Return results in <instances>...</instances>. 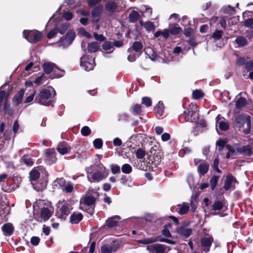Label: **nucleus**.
Returning a JSON list of instances; mask_svg holds the SVG:
<instances>
[{
    "label": "nucleus",
    "mask_w": 253,
    "mask_h": 253,
    "mask_svg": "<svg viewBox=\"0 0 253 253\" xmlns=\"http://www.w3.org/2000/svg\"><path fill=\"white\" fill-rule=\"evenodd\" d=\"M1 229L4 235L10 236L13 233L14 228L11 223H7L2 225Z\"/></svg>",
    "instance_id": "nucleus-19"
},
{
    "label": "nucleus",
    "mask_w": 253,
    "mask_h": 253,
    "mask_svg": "<svg viewBox=\"0 0 253 253\" xmlns=\"http://www.w3.org/2000/svg\"><path fill=\"white\" fill-rule=\"evenodd\" d=\"M55 95V89L52 87L48 86L47 88L42 89L40 91L39 96L36 97L35 101L45 106L50 105L53 106V102L48 99L54 97Z\"/></svg>",
    "instance_id": "nucleus-2"
},
{
    "label": "nucleus",
    "mask_w": 253,
    "mask_h": 253,
    "mask_svg": "<svg viewBox=\"0 0 253 253\" xmlns=\"http://www.w3.org/2000/svg\"><path fill=\"white\" fill-rule=\"evenodd\" d=\"M176 232L180 236L187 238L191 235L192 230L187 227L185 225H181L176 228Z\"/></svg>",
    "instance_id": "nucleus-14"
},
{
    "label": "nucleus",
    "mask_w": 253,
    "mask_h": 253,
    "mask_svg": "<svg viewBox=\"0 0 253 253\" xmlns=\"http://www.w3.org/2000/svg\"><path fill=\"white\" fill-rule=\"evenodd\" d=\"M120 219H121V217L119 215H115L109 218L106 221V225L109 227H114L117 225V220Z\"/></svg>",
    "instance_id": "nucleus-26"
},
{
    "label": "nucleus",
    "mask_w": 253,
    "mask_h": 253,
    "mask_svg": "<svg viewBox=\"0 0 253 253\" xmlns=\"http://www.w3.org/2000/svg\"><path fill=\"white\" fill-rule=\"evenodd\" d=\"M83 219V215L81 213H73L70 216V222L72 224H77Z\"/></svg>",
    "instance_id": "nucleus-31"
},
{
    "label": "nucleus",
    "mask_w": 253,
    "mask_h": 253,
    "mask_svg": "<svg viewBox=\"0 0 253 253\" xmlns=\"http://www.w3.org/2000/svg\"><path fill=\"white\" fill-rule=\"evenodd\" d=\"M111 172L113 174H115L121 172L120 168L117 165H113L111 167Z\"/></svg>",
    "instance_id": "nucleus-62"
},
{
    "label": "nucleus",
    "mask_w": 253,
    "mask_h": 253,
    "mask_svg": "<svg viewBox=\"0 0 253 253\" xmlns=\"http://www.w3.org/2000/svg\"><path fill=\"white\" fill-rule=\"evenodd\" d=\"M71 149V148L70 146L65 141L59 143L57 147V151L62 155H64L69 153L70 152Z\"/></svg>",
    "instance_id": "nucleus-15"
},
{
    "label": "nucleus",
    "mask_w": 253,
    "mask_h": 253,
    "mask_svg": "<svg viewBox=\"0 0 253 253\" xmlns=\"http://www.w3.org/2000/svg\"><path fill=\"white\" fill-rule=\"evenodd\" d=\"M99 45L97 42H92L88 44L87 49L90 52H95L98 49Z\"/></svg>",
    "instance_id": "nucleus-41"
},
{
    "label": "nucleus",
    "mask_w": 253,
    "mask_h": 253,
    "mask_svg": "<svg viewBox=\"0 0 253 253\" xmlns=\"http://www.w3.org/2000/svg\"><path fill=\"white\" fill-rule=\"evenodd\" d=\"M53 211L47 207H43L41 211V217L44 220H47L52 215Z\"/></svg>",
    "instance_id": "nucleus-20"
},
{
    "label": "nucleus",
    "mask_w": 253,
    "mask_h": 253,
    "mask_svg": "<svg viewBox=\"0 0 253 253\" xmlns=\"http://www.w3.org/2000/svg\"><path fill=\"white\" fill-rule=\"evenodd\" d=\"M53 26L54 27V29L53 30H51L50 31H49V33L47 34V37L48 39H51V38H53L56 35V34L58 32V30H57L58 25H53Z\"/></svg>",
    "instance_id": "nucleus-51"
},
{
    "label": "nucleus",
    "mask_w": 253,
    "mask_h": 253,
    "mask_svg": "<svg viewBox=\"0 0 253 253\" xmlns=\"http://www.w3.org/2000/svg\"><path fill=\"white\" fill-rule=\"evenodd\" d=\"M234 43L237 45V47H241L247 45L248 41L246 38L243 36H238L235 39Z\"/></svg>",
    "instance_id": "nucleus-25"
},
{
    "label": "nucleus",
    "mask_w": 253,
    "mask_h": 253,
    "mask_svg": "<svg viewBox=\"0 0 253 253\" xmlns=\"http://www.w3.org/2000/svg\"><path fill=\"white\" fill-rule=\"evenodd\" d=\"M125 7V4L122 0H108L105 5V8L109 12H114L118 8Z\"/></svg>",
    "instance_id": "nucleus-9"
},
{
    "label": "nucleus",
    "mask_w": 253,
    "mask_h": 253,
    "mask_svg": "<svg viewBox=\"0 0 253 253\" xmlns=\"http://www.w3.org/2000/svg\"><path fill=\"white\" fill-rule=\"evenodd\" d=\"M91 132V129L87 126L83 127L81 130L82 134L84 136H88L90 134Z\"/></svg>",
    "instance_id": "nucleus-54"
},
{
    "label": "nucleus",
    "mask_w": 253,
    "mask_h": 253,
    "mask_svg": "<svg viewBox=\"0 0 253 253\" xmlns=\"http://www.w3.org/2000/svg\"><path fill=\"white\" fill-rule=\"evenodd\" d=\"M23 35L31 43H36L39 42L42 37V33L37 30H24Z\"/></svg>",
    "instance_id": "nucleus-6"
},
{
    "label": "nucleus",
    "mask_w": 253,
    "mask_h": 253,
    "mask_svg": "<svg viewBox=\"0 0 253 253\" xmlns=\"http://www.w3.org/2000/svg\"><path fill=\"white\" fill-rule=\"evenodd\" d=\"M54 22V25H58V28L57 30L58 32L60 33L61 35H63L65 33V32L67 31L69 27V23L67 22H64V23H61L60 22L57 21H54V19L52 17H51L48 22L47 23L46 25V27H48L50 26V25L52 23V22Z\"/></svg>",
    "instance_id": "nucleus-10"
},
{
    "label": "nucleus",
    "mask_w": 253,
    "mask_h": 253,
    "mask_svg": "<svg viewBox=\"0 0 253 253\" xmlns=\"http://www.w3.org/2000/svg\"><path fill=\"white\" fill-rule=\"evenodd\" d=\"M246 125V128L243 130L245 134H248L251 131V120L249 116L239 115L237 116L234 121L235 126L239 128H241L244 125Z\"/></svg>",
    "instance_id": "nucleus-3"
},
{
    "label": "nucleus",
    "mask_w": 253,
    "mask_h": 253,
    "mask_svg": "<svg viewBox=\"0 0 253 253\" xmlns=\"http://www.w3.org/2000/svg\"><path fill=\"white\" fill-rule=\"evenodd\" d=\"M67 183L65 180L63 178H57L54 181V185L57 186L59 185V187L61 189L64 185Z\"/></svg>",
    "instance_id": "nucleus-50"
},
{
    "label": "nucleus",
    "mask_w": 253,
    "mask_h": 253,
    "mask_svg": "<svg viewBox=\"0 0 253 253\" xmlns=\"http://www.w3.org/2000/svg\"><path fill=\"white\" fill-rule=\"evenodd\" d=\"M102 48L104 50L109 51L107 53H110L114 51L113 42L110 41H105L102 44Z\"/></svg>",
    "instance_id": "nucleus-35"
},
{
    "label": "nucleus",
    "mask_w": 253,
    "mask_h": 253,
    "mask_svg": "<svg viewBox=\"0 0 253 253\" xmlns=\"http://www.w3.org/2000/svg\"><path fill=\"white\" fill-rule=\"evenodd\" d=\"M160 36H162L165 39H168L169 36V30L165 29L163 31H158L154 34V36L156 38H158Z\"/></svg>",
    "instance_id": "nucleus-38"
},
{
    "label": "nucleus",
    "mask_w": 253,
    "mask_h": 253,
    "mask_svg": "<svg viewBox=\"0 0 253 253\" xmlns=\"http://www.w3.org/2000/svg\"><path fill=\"white\" fill-rule=\"evenodd\" d=\"M94 147L96 149H100L102 147L103 141L101 138H96L93 142Z\"/></svg>",
    "instance_id": "nucleus-52"
},
{
    "label": "nucleus",
    "mask_w": 253,
    "mask_h": 253,
    "mask_svg": "<svg viewBox=\"0 0 253 253\" xmlns=\"http://www.w3.org/2000/svg\"><path fill=\"white\" fill-rule=\"evenodd\" d=\"M226 143L225 139H220L216 142V145L218 146V150L221 151L224 148Z\"/></svg>",
    "instance_id": "nucleus-56"
},
{
    "label": "nucleus",
    "mask_w": 253,
    "mask_h": 253,
    "mask_svg": "<svg viewBox=\"0 0 253 253\" xmlns=\"http://www.w3.org/2000/svg\"><path fill=\"white\" fill-rule=\"evenodd\" d=\"M167 239L166 238L162 237L148 238L142 240H138V242L140 244L147 245L158 241L166 243Z\"/></svg>",
    "instance_id": "nucleus-17"
},
{
    "label": "nucleus",
    "mask_w": 253,
    "mask_h": 253,
    "mask_svg": "<svg viewBox=\"0 0 253 253\" xmlns=\"http://www.w3.org/2000/svg\"><path fill=\"white\" fill-rule=\"evenodd\" d=\"M6 204L3 201L2 197L0 195V224L2 222L4 215L3 210L5 208Z\"/></svg>",
    "instance_id": "nucleus-39"
},
{
    "label": "nucleus",
    "mask_w": 253,
    "mask_h": 253,
    "mask_svg": "<svg viewBox=\"0 0 253 253\" xmlns=\"http://www.w3.org/2000/svg\"><path fill=\"white\" fill-rule=\"evenodd\" d=\"M246 104V100L245 98L240 97L236 102V106L237 108H241Z\"/></svg>",
    "instance_id": "nucleus-45"
},
{
    "label": "nucleus",
    "mask_w": 253,
    "mask_h": 253,
    "mask_svg": "<svg viewBox=\"0 0 253 253\" xmlns=\"http://www.w3.org/2000/svg\"><path fill=\"white\" fill-rule=\"evenodd\" d=\"M237 182L236 178L231 174H228L224 184V189L227 191L230 189H234V183Z\"/></svg>",
    "instance_id": "nucleus-13"
},
{
    "label": "nucleus",
    "mask_w": 253,
    "mask_h": 253,
    "mask_svg": "<svg viewBox=\"0 0 253 253\" xmlns=\"http://www.w3.org/2000/svg\"><path fill=\"white\" fill-rule=\"evenodd\" d=\"M21 162L27 166H32L34 164L33 160L29 155H24L21 158Z\"/></svg>",
    "instance_id": "nucleus-43"
},
{
    "label": "nucleus",
    "mask_w": 253,
    "mask_h": 253,
    "mask_svg": "<svg viewBox=\"0 0 253 253\" xmlns=\"http://www.w3.org/2000/svg\"><path fill=\"white\" fill-rule=\"evenodd\" d=\"M139 10L143 14H145L146 16L149 17L152 15V10L151 7L147 5H142Z\"/></svg>",
    "instance_id": "nucleus-37"
},
{
    "label": "nucleus",
    "mask_w": 253,
    "mask_h": 253,
    "mask_svg": "<svg viewBox=\"0 0 253 253\" xmlns=\"http://www.w3.org/2000/svg\"><path fill=\"white\" fill-rule=\"evenodd\" d=\"M73 189L74 185L69 181L67 182L64 186L61 188V190L67 194L72 193L73 191Z\"/></svg>",
    "instance_id": "nucleus-36"
},
{
    "label": "nucleus",
    "mask_w": 253,
    "mask_h": 253,
    "mask_svg": "<svg viewBox=\"0 0 253 253\" xmlns=\"http://www.w3.org/2000/svg\"><path fill=\"white\" fill-rule=\"evenodd\" d=\"M24 94V90L23 89H20L14 96L13 99V103L16 105L19 104L22 101Z\"/></svg>",
    "instance_id": "nucleus-29"
},
{
    "label": "nucleus",
    "mask_w": 253,
    "mask_h": 253,
    "mask_svg": "<svg viewBox=\"0 0 253 253\" xmlns=\"http://www.w3.org/2000/svg\"><path fill=\"white\" fill-rule=\"evenodd\" d=\"M237 151L244 155L250 156L252 154V150L250 146L246 145L237 148Z\"/></svg>",
    "instance_id": "nucleus-21"
},
{
    "label": "nucleus",
    "mask_w": 253,
    "mask_h": 253,
    "mask_svg": "<svg viewBox=\"0 0 253 253\" xmlns=\"http://www.w3.org/2000/svg\"><path fill=\"white\" fill-rule=\"evenodd\" d=\"M40 177V173L37 170H33L30 173V177L31 180L35 181Z\"/></svg>",
    "instance_id": "nucleus-46"
},
{
    "label": "nucleus",
    "mask_w": 253,
    "mask_h": 253,
    "mask_svg": "<svg viewBox=\"0 0 253 253\" xmlns=\"http://www.w3.org/2000/svg\"><path fill=\"white\" fill-rule=\"evenodd\" d=\"M213 241V238L211 236L204 237L201 239V246L203 251L207 253L210 250L211 244Z\"/></svg>",
    "instance_id": "nucleus-11"
},
{
    "label": "nucleus",
    "mask_w": 253,
    "mask_h": 253,
    "mask_svg": "<svg viewBox=\"0 0 253 253\" xmlns=\"http://www.w3.org/2000/svg\"><path fill=\"white\" fill-rule=\"evenodd\" d=\"M221 11L224 13L230 15H233L235 13L234 8L230 5L223 6L221 9Z\"/></svg>",
    "instance_id": "nucleus-42"
},
{
    "label": "nucleus",
    "mask_w": 253,
    "mask_h": 253,
    "mask_svg": "<svg viewBox=\"0 0 253 253\" xmlns=\"http://www.w3.org/2000/svg\"><path fill=\"white\" fill-rule=\"evenodd\" d=\"M209 166L205 162L201 163L198 167V170L200 174L204 175L207 173Z\"/></svg>",
    "instance_id": "nucleus-30"
},
{
    "label": "nucleus",
    "mask_w": 253,
    "mask_h": 253,
    "mask_svg": "<svg viewBox=\"0 0 253 253\" xmlns=\"http://www.w3.org/2000/svg\"><path fill=\"white\" fill-rule=\"evenodd\" d=\"M102 11V7L98 6L95 7L91 12V15L93 18V20L97 22Z\"/></svg>",
    "instance_id": "nucleus-24"
},
{
    "label": "nucleus",
    "mask_w": 253,
    "mask_h": 253,
    "mask_svg": "<svg viewBox=\"0 0 253 253\" xmlns=\"http://www.w3.org/2000/svg\"><path fill=\"white\" fill-rule=\"evenodd\" d=\"M87 178L90 182H98L105 179L108 174V170L101 163L91 165L85 168Z\"/></svg>",
    "instance_id": "nucleus-1"
},
{
    "label": "nucleus",
    "mask_w": 253,
    "mask_h": 253,
    "mask_svg": "<svg viewBox=\"0 0 253 253\" xmlns=\"http://www.w3.org/2000/svg\"><path fill=\"white\" fill-rule=\"evenodd\" d=\"M244 25L247 27L252 28L253 27V19L248 18L244 21Z\"/></svg>",
    "instance_id": "nucleus-64"
},
{
    "label": "nucleus",
    "mask_w": 253,
    "mask_h": 253,
    "mask_svg": "<svg viewBox=\"0 0 253 253\" xmlns=\"http://www.w3.org/2000/svg\"><path fill=\"white\" fill-rule=\"evenodd\" d=\"M5 124L2 123L0 125V142L4 143V141L6 140L8 136L4 131Z\"/></svg>",
    "instance_id": "nucleus-34"
},
{
    "label": "nucleus",
    "mask_w": 253,
    "mask_h": 253,
    "mask_svg": "<svg viewBox=\"0 0 253 253\" xmlns=\"http://www.w3.org/2000/svg\"><path fill=\"white\" fill-rule=\"evenodd\" d=\"M222 32L219 30H215L212 35V38L217 40L222 37Z\"/></svg>",
    "instance_id": "nucleus-59"
},
{
    "label": "nucleus",
    "mask_w": 253,
    "mask_h": 253,
    "mask_svg": "<svg viewBox=\"0 0 253 253\" xmlns=\"http://www.w3.org/2000/svg\"><path fill=\"white\" fill-rule=\"evenodd\" d=\"M139 17V13L137 11L133 10L129 14L128 19L130 22L134 23L137 21Z\"/></svg>",
    "instance_id": "nucleus-40"
},
{
    "label": "nucleus",
    "mask_w": 253,
    "mask_h": 253,
    "mask_svg": "<svg viewBox=\"0 0 253 253\" xmlns=\"http://www.w3.org/2000/svg\"><path fill=\"white\" fill-rule=\"evenodd\" d=\"M100 0H79L77 3V6L84 5V3L87 1L88 5L89 7H93L97 4Z\"/></svg>",
    "instance_id": "nucleus-33"
},
{
    "label": "nucleus",
    "mask_w": 253,
    "mask_h": 253,
    "mask_svg": "<svg viewBox=\"0 0 253 253\" xmlns=\"http://www.w3.org/2000/svg\"><path fill=\"white\" fill-rule=\"evenodd\" d=\"M44 71L46 74H49L52 71L56 72V69H58L56 65L51 62H45L42 65Z\"/></svg>",
    "instance_id": "nucleus-18"
},
{
    "label": "nucleus",
    "mask_w": 253,
    "mask_h": 253,
    "mask_svg": "<svg viewBox=\"0 0 253 253\" xmlns=\"http://www.w3.org/2000/svg\"><path fill=\"white\" fill-rule=\"evenodd\" d=\"M119 248V244H115L114 245H111L109 244L104 245L101 247V253H112L113 252H116Z\"/></svg>",
    "instance_id": "nucleus-16"
},
{
    "label": "nucleus",
    "mask_w": 253,
    "mask_h": 253,
    "mask_svg": "<svg viewBox=\"0 0 253 253\" xmlns=\"http://www.w3.org/2000/svg\"><path fill=\"white\" fill-rule=\"evenodd\" d=\"M75 37V33L73 31H69L67 33L65 36L61 38L57 42L58 46L63 48L68 47L73 42Z\"/></svg>",
    "instance_id": "nucleus-7"
},
{
    "label": "nucleus",
    "mask_w": 253,
    "mask_h": 253,
    "mask_svg": "<svg viewBox=\"0 0 253 253\" xmlns=\"http://www.w3.org/2000/svg\"><path fill=\"white\" fill-rule=\"evenodd\" d=\"M72 209V208L71 207V206L69 204L65 203L62 205L61 207L59 209V211L61 212V216L63 217L68 215Z\"/></svg>",
    "instance_id": "nucleus-27"
},
{
    "label": "nucleus",
    "mask_w": 253,
    "mask_h": 253,
    "mask_svg": "<svg viewBox=\"0 0 253 253\" xmlns=\"http://www.w3.org/2000/svg\"><path fill=\"white\" fill-rule=\"evenodd\" d=\"M144 27L146 29V30L148 31H151L154 30V27L153 24L151 22H146L144 24Z\"/></svg>",
    "instance_id": "nucleus-63"
},
{
    "label": "nucleus",
    "mask_w": 253,
    "mask_h": 253,
    "mask_svg": "<svg viewBox=\"0 0 253 253\" xmlns=\"http://www.w3.org/2000/svg\"><path fill=\"white\" fill-rule=\"evenodd\" d=\"M145 152L141 149H138L135 153L136 157L137 159H142L145 156Z\"/></svg>",
    "instance_id": "nucleus-61"
},
{
    "label": "nucleus",
    "mask_w": 253,
    "mask_h": 253,
    "mask_svg": "<svg viewBox=\"0 0 253 253\" xmlns=\"http://www.w3.org/2000/svg\"><path fill=\"white\" fill-rule=\"evenodd\" d=\"M141 103L144 105L146 107H149L152 106V100L150 97H143L142 98Z\"/></svg>",
    "instance_id": "nucleus-48"
},
{
    "label": "nucleus",
    "mask_w": 253,
    "mask_h": 253,
    "mask_svg": "<svg viewBox=\"0 0 253 253\" xmlns=\"http://www.w3.org/2000/svg\"><path fill=\"white\" fill-rule=\"evenodd\" d=\"M122 171L124 173L129 174L132 171V167L130 165L125 164L122 167Z\"/></svg>",
    "instance_id": "nucleus-47"
},
{
    "label": "nucleus",
    "mask_w": 253,
    "mask_h": 253,
    "mask_svg": "<svg viewBox=\"0 0 253 253\" xmlns=\"http://www.w3.org/2000/svg\"><path fill=\"white\" fill-rule=\"evenodd\" d=\"M181 29L180 27H173L169 30V34L171 35H176L178 34L181 31Z\"/></svg>",
    "instance_id": "nucleus-60"
},
{
    "label": "nucleus",
    "mask_w": 253,
    "mask_h": 253,
    "mask_svg": "<svg viewBox=\"0 0 253 253\" xmlns=\"http://www.w3.org/2000/svg\"><path fill=\"white\" fill-rule=\"evenodd\" d=\"M81 66L86 71L92 70L95 66L94 58L84 55L81 58Z\"/></svg>",
    "instance_id": "nucleus-8"
},
{
    "label": "nucleus",
    "mask_w": 253,
    "mask_h": 253,
    "mask_svg": "<svg viewBox=\"0 0 253 253\" xmlns=\"http://www.w3.org/2000/svg\"><path fill=\"white\" fill-rule=\"evenodd\" d=\"M185 119L189 122H195L199 119V110L198 106L193 103H191L187 111L184 112Z\"/></svg>",
    "instance_id": "nucleus-4"
},
{
    "label": "nucleus",
    "mask_w": 253,
    "mask_h": 253,
    "mask_svg": "<svg viewBox=\"0 0 253 253\" xmlns=\"http://www.w3.org/2000/svg\"><path fill=\"white\" fill-rule=\"evenodd\" d=\"M192 96L193 98L198 99L203 97V93L200 90H196L193 91Z\"/></svg>",
    "instance_id": "nucleus-58"
},
{
    "label": "nucleus",
    "mask_w": 253,
    "mask_h": 253,
    "mask_svg": "<svg viewBox=\"0 0 253 253\" xmlns=\"http://www.w3.org/2000/svg\"><path fill=\"white\" fill-rule=\"evenodd\" d=\"M132 112L134 115H138L141 112V107L139 104H135L132 108Z\"/></svg>",
    "instance_id": "nucleus-57"
},
{
    "label": "nucleus",
    "mask_w": 253,
    "mask_h": 253,
    "mask_svg": "<svg viewBox=\"0 0 253 253\" xmlns=\"http://www.w3.org/2000/svg\"><path fill=\"white\" fill-rule=\"evenodd\" d=\"M96 199L94 196H87L81 202L80 209L92 215L94 212Z\"/></svg>",
    "instance_id": "nucleus-5"
},
{
    "label": "nucleus",
    "mask_w": 253,
    "mask_h": 253,
    "mask_svg": "<svg viewBox=\"0 0 253 253\" xmlns=\"http://www.w3.org/2000/svg\"><path fill=\"white\" fill-rule=\"evenodd\" d=\"M127 51L129 53L127 57L128 60L129 62H131L135 61L136 58V56H137L136 53H133V51L132 50V49L130 48H129L128 49Z\"/></svg>",
    "instance_id": "nucleus-44"
},
{
    "label": "nucleus",
    "mask_w": 253,
    "mask_h": 253,
    "mask_svg": "<svg viewBox=\"0 0 253 253\" xmlns=\"http://www.w3.org/2000/svg\"><path fill=\"white\" fill-rule=\"evenodd\" d=\"M187 182L190 189H192L194 186V176L192 174H189L187 177Z\"/></svg>",
    "instance_id": "nucleus-55"
},
{
    "label": "nucleus",
    "mask_w": 253,
    "mask_h": 253,
    "mask_svg": "<svg viewBox=\"0 0 253 253\" xmlns=\"http://www.w3.org/2000/svg\"><path fill=\"white\" fill-rule=\"evenodd\" d=\"M219 177L217 176H213L210 180V185L212 190H214L216 186Z\"/></svg>",
    "instance_id": "nucleus-49"
},
{
    "label": "nucleus",
    "mask_w": 253,
    "mask_h": 253,
    "mask_svg": "<svg viewBox=\"0 0 253 253\" xmlns=\"http://www.w3.org/2000/svg\"><path fill=\"white\" fill-rule=\"evenodd\" d=\"M223 208V205L220 201H215L212 205V209L214 211L221 210Z\"/></svg>",
    "instance_id": "nucleus-53"
},
{
    "label": "nucleus",
    "mask_w": 253,
    "mask_h": 253,
    "mask_svg": "<svg viewBox=\"0 0 253 253\" xmlns=\"http://www.w3.org/2000/svg\"><path fill=\"white\" fill-rule=\"evenodd\" d=\"M149 253H166V249L163 245L155 244L146 247Z\"/></svg>",
    "instance_id": "nucleus-12"
},
{
    "label": "nucleus",
    "mask_w": 253,
    "mask_h": 253,
    "mask_svg": "<svg viewBox=\"0 0 253 253\" xmlns=\"http://www.w3.org/2000/svg\"><path fill=\"white\" fill-rule=\"evenodd\" d=\"M222 118L220 115H218L216 118V125L218 124L219 128L223 131H225L229 128V125L227 123L220 121L219 120Z\"/></svg>",
    "instance_id": "nucleus-28"
},
{
    "label": "nucleus",
    "mask_w": 253,
    "mask_h": 253,
    "mask_svg": "<svg viewBox=\"0 0 253 253\" xmlns=\"http://www.w3.org/2000/svg\"><path fill=\"white\" fill-rule=\"evenodd\" d=\"M164 105L162 101H159L154 110L157 116H162L164 111Z\"/></svg>",
    "instance_id": "nucleus-32"
},
{
    "label": "nucleus",
    "mask_w": 253,
    "mask_h": 253,
    "mask_svg": "<svg viewBox=\"0 0 253 253\" xmlns=\"http://www.w3.org/2000/svg\"><path fill=\"white\" fill-rule=\"evenodd\" d=\"M143 46L140 42H134L132 45L131 49L132 51H135L137 55V57L139 56L142 52Z\"/></svg>",
    "instance_id": "nucleus-22"
},
{
    "label": "nucleus",
    "mask_w": 253,
    "mask_h": 253,
    "mask_svg": "<svg viewBox=\"0 0 253 253\" xmlns=\"http://www.w3.org/2000/svg\"><path fill=\"white\" fill-rule=\"evenodd\" d=\"M189 210V204L186 203H183L182 204H179L176 208V211L180 215L186 214Z\"/></svg>",
    "instance_id": "nucleus-23"
}]
</instances>
